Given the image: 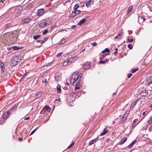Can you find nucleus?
I'll use <instances>...</instances> for the list:
<instances>
[{"instance_id": "62", "label": "nucleus", "mask_w": 152, "mask_h": 152, "mask_svg": "<svg viewBox=\"0 0 152 152\" xmlns=\"http://www.w3.org/2000/svg\"><path fill=\"white\" fill-rule=\"evenodd\" d=\"M108 61V60H107V59H106L105 60V62H107V61Z\"/></svg>"}, {"instance_id": "27", "label": "nucleus", "mask_w": 152, "mask_h": 152, "mask_svg": "<svg viewBox=\"0 0 152 152\" xmlns=\"http://www.w3.org/2000/svg\"><path fill=\"white\" fill-rule=\"evenodd\" d=\"M12 47H13V49L14 50H20V49L22 48L20 47H18L16 46H13Z\"/></svg>"}, {"instance_id": "56", "label": "nucleus", "mask_w": 152, "mask_h": 152, "mask_svg": "<svg viewBox=\"0 0 152 152\" xmlns=\"http://www.w3.org/2000/svg\"><path fill=\"white\" fill-rule=\"evenodd\" d=\"M149 131H152V127H150L149 128Z\"/></svg>"}, {"instance_id": "30", "label": "nucleus", "mask_w": 152, "mask_h": 152, "mask_svg": "<svg viewBox=\"0 0 152 152\" xmlns=\"http://www.w3.org/2000/svg\"><path fill=\"white\" fill-rule=\"evenodd\" d=\"M110 51V50L108 48H106L104 50H103L102 51V53H104L106 52H109Z\"/></svg>"}, {"instance_id": "41", "label": "nucleus", "mask_w": 152, "mask_h": 152, "mask_svg": "<svg viewBox=\"0 0 152 152\" xmlns=\"http://www.w3.org/2000/svg\"><path fill=\"white\" fill-rule=\"evenodd\" d=\"M37 129V128H36L34 130L32 131L31 133H30V136H31V135L33 134L36 131V130Z\"/></svg>"}, {"instance_id": "28", "label": "nucleus", "mask_w": 152, "mask_h": 152, "mask_svg": "<svg viewBox=\"0 0 152 152\" xmlns=\"http://www.w3.org/2000/svg\"><path fill=\"white\" fill-rule=\"evenodd\" d=\"M22 9V7H20L16 8L15 9V11L16 12V11H17V12H20V11H21V10Z\"/></svg>"}, {"instance_id": "9", "label": "nucleus", "mask_w": 152, "mask_h": 152, "mask_svg": "<svg viewBox=\"0 0 152 152\" xmlns=\"http://www.w3.org/2000/svg\"><path fill=\"white\" fill-rule=\"evenodd\" d=\"M30 21L31 20L29 18H27L22 20L21 22V23L23 24H26L29 23Z\"/></svg>"}, {"instance_id": "57", "label": "nucleus", "mask_w": 152, "mask_h": 152, "mask_svg": "<svg viewBox=\"0 0 152 152\" xmlns=\"http://www.w3.org/2000/svg\"><path fill=\"white\" fill-rule=\"evenodd\" d=\"M121 34H118L117 36H118L119 38L120 37V36H121Z\"/></svg>"}, {"instance_id": "54", "label": "nucleus", "mask_w": 152, "mask_h": 152, "mask_svg": "<svg viewBox=\"0 0 152 152\" xmlns=\"http://www.w3.org/2000/svg\"><path fill=\"white\" fill-rule=\"evenodd\" d=\"M30 118L29 117H26L24 118V120H28Z\"/></svg>"}, {"instance_id": "48", "label": "nucleus", "mask_w": 152, "mask_h": 152, "mask_svg": "<svg viewBox=\"0 0 152 152\" xmlns=\"http://www.w3.org/2000/svg\"><path fill=\"white\" fill-rule=\"evenodd\" d=\"M131 44H128L127 46L130 49H132V47L131 46Z\"/></svg>"}, {"instance_id": "59", "label": "nucleus", "mask_w": 152, "mask_h": 152, "mask_svg": "<svg viewBox=\"0 0 152 152\" xmlns=\"http://www.w3.org/2000/svg\"><path fill=\"white\" fill-rule=\"evenodd\" d=\"M18 140L20 141L22 140V138H20L18 139Z\"/></svg>"}, {"instance_id": "19", "label": "nucleus", "mask_w": 152, "mask_h": 152, "mask_svg": "<svg viewBox=\"0 0 152 152\" xmlns=\"http://www.w3.org/2000/svg\"><path fill=\"white\" fill-rule=\"evenodd\" d=\"M107 130L106 129H104L103 132L100 134V136H103L106 133H107Z\"/></svg>"}, {"instance_id": "55", "label": "nucleus", "mask_w": 152, "mask_h": 152, "mask_svg": "<svg viewBox=\"0 0 152 152\" xmlns=\"http://www.w3.org/2000/svg\"><path fill=\"white\" fill-rule=\"evenodd\" d=\"M55 5V4H53L52 5V8L51 9L54 8L55 7H56V6Z\"/></svg>"}, {"instance_id": "16", "label": "nucleus", "mask_w": 152, "mask_h": 152, "mask_svg": "<svg viewBox=\"0 0 152 152\" xmlns=\"http://www.w3.org/2000/svg\"><path fill=\"white\" fill-rule=\"evenodd\" d=\"M127 116V115H124V116H123V117L121 119L120 122L121 123H122L126 119Z\"/></svg>"}, {"instance_id": "34", "label": "nucleus", "mask_w": 152, "mask_h": 152, "mask_svg": "<svg viewBox=\"0 0 152 152\" xmlns=\"http://www.w3.org/2000/svg\"><path fill=\"white\" fill-rule=\"evenodd\" d=\"M65 42V39H62L61 41L59 42V45H61L64 43Z\"/></svg>"}, {"instance_id": "43", "label": "nucleus", "mask_w": 152, "mask_h": 152, "mask_svg": "<svg viewBox=\"0 0 152 152\" xmlns=\"http://www.w3.org/2000/svg\"><path fill=\"white\" fill-rule=\"evenodd\" d=\"M127 40L128 41H129L130 42H131L133 41V39L132 38L130 39L129 38H127Z\"/></svg>"}, {"instance_id": "58", "label": "nucleus", "mask_w": 152, "mask_h": 152, "mask_svg": "<svg viewBox=\"0 0 152 152\" xmlns=\"http://www.w3.org/2000/svg\"><path fill=\"white\" fill-rule=\"evenodd\" d=\"M114 53L115 55H116V54L117 53V51H115L114 52Z\"/></svg>"}, {"instance_id": "20", "label": "nucleus", "mask_w": 152, "mask_h": 152, "mask_svg": "<svg viewBox=\"0 0 152 152\" xmlns=\"http://www.w3.org/2000/svg\"><path fill=\"white\" fill-rule=\"evenodd\" d=\"M133 7L132 6H130L128 8L127 11V14H129V13L131 12L133 10Z\"/></svg>"}, {"instance_id": "52", "label": "nucleus", "mask_w": 152, "mask_h": 152, "mask_svg": "<svg viewBox=\"0 0 152 152\" xmlns=\"http://www.w3.org/2000/svg\"><path fill=\"white\" fill-rule=\"evenodd\" d=\"M92 44L93 46H95L97 45V43L96 42H94L92 43Z\"/></svg>"}, {"instance_id": "31", "label": "nucleus", "mask_w": 152, "mask_h": 152, "mask_svg": "<svg viewBox=\"0 0 152 152\" xmlns=\"http://www.w3.org/2000/svg\"><path fill=\"white\" fill-rule=\"evenodd\" d=\"M108 55V54L105 53L104 54H103L101 56V57H100L99 58V59L101 60L102 59L104 58L106 56H107Z\"/></svg>"}, {"instance_id": "44", "label": "nucleus", "mask_w": 152, "mask_h": 152, "mask_svg": "<svg viewBox=\"0 0 152 152\" xmlns=\"http://www.w3.org/2000/svg\"><path fill=\"white\" fill-rule=\"evenodd\" d=\"M37 42H40L41 44H42L45 42L43 40H38L37 41Z\"/></svg>"}, {"instance_id": "2", "label": "nucleus", "mask_w": 152, "mask_h": 152, "mask_svg": "<svg viewBox=\"0 0 152 152\" xmlns=\"http://www.w3.org/2000/svg\"><path fill=\"white\" fill-rule=\"evenodd\" d=\"M20 61V60L18 56H15L12 59L11 62V66H15L18 64Z\"/></svg>"}, {"instance_id": "38", "label": "nucleus", "mask_w": 152, "mask_h": 152, "mask_svg": "<svg viewBox=\"0 0 152 152\" xmlns=\"http://www.w3.org/2000/svg\"><path fill=\"white\" fill-rule=\"evenodd\" d=\"M74 143L73 141H72V143L70 144V145H69L68 146L67 148L68 149L70 148L72 146L74 145Z\"/></svg>"}, {"instance_id": "23", "label": "nucleus", "mask_w": 152, "mask_h": 152, "mask_svg": "<svg viewBox=\"0 0 152 152\" xmlns=\"http://www.w3.org/2000/svg\"><path fill=\"white\" fill-rule=\"evenodd\" d=\"M86 19L85 18H83V19L81 20L78 23L79 25H82V24L86 22Z\"/></svg>"}, {"instance_id": "45", "label": "nucleus", "mask_w": 152, "mask_h": 152, "mask_svg": "<svg viewBox=\"0 0 152 152\" xmlns=\"http://www.w3.org/2000/svg\"><path fill=\"white\" fill-rule=\"evenodd\" d=\"M62 55V53H58L57 54V57L59 58Z\"/></svg>"}, {"instance_id": "7", "label": "nucleus", "mask_w": 152, "mask_h": 152, "mask_svg": "<svg viewBox=\"0 0 152 152\" xmlns=\"http://www.w3.org/2000/svg\"><path fill=\"white\" fill-rule=\"evenodd\" d=\"M80 12V11L79 10H74L73 11L71 15V16L72 17H74L75 16L79 14Z\"/></svg>"}, {"instance_id": "18", "label": "nucleus", "mask_w": 152, "mask_h": 152, "mask_svg": "<svg viewBox=\"0 0 152 152\" xmlns=\"http://www.w3.org/2000/svg\"><path fill=\"white\" fill-rule=\"evenodd\" d=\"M137 142V140H134L129 145L128 148H130L132 147V146L135 144Z\"/></svg>"}, {"instance_id": "14", "label": "nucleus", "mask_w": 152, "mask_h": 152, "mask_svg": "<svg viewBox=\"0 0 152 152\" xmlns=\"http://www.w3.org/2000/svg\"><path fill=\"white\" fill-rule=\"evenodd\" d=\"M139 21L140 22H143L145 20L144 17L142 16H140L138 17Z\"/></svg>"}, {"instance_id": "51", "label": "nucleus", "mask_w": 152, "mask_h": 152, "mask_svg": "<svg viewBox=\"0 0 152 152\" xmlns=\"http://www.w3.org/2000/svg\"><path fill=\"white\" fill-rule=\"evenodd\" d=\"M47 39H48V38H47L45 37L43 38V41L44 42H45L47 40Z\"/></svg>"}, {"instance_id": "63", "label": "nucleus", "mask_w": 152, "mask_h": 152, "mask_svg": "<svg viewBox=\"0 0 152 152\" xmlns=\"http://www.w3.org/2000/svg\"><path fill=\"white\" fill-rule=\"evenodd\" d=\"M150 107H152V104H151L150 105Z\"/></svg>"}, {"instance_id": "47", "label": "nucleus", "mask_w": 152, "mask_h": 152, "mask_svg": "<svg viewBox=\"0 0 152 152\" xmlns=\"http://www.w3.org/2000/svg\"><path fill=\"white\" fill-rule=\"evenodd\" d=\"M132 75V74L131 73L128 74V75L127 76L128 78H130L131 77V76Z\"/></svg>"}, {"instance_id": "46", "label": "nucleus", "mask_w": 152, "mask_h": 152, "mask_svg": "<svg viewBox=\"0 0 152 152\" xmlns=\"http://www.w3.org/2000/svg\"><path fill=\"white\" fill-rule=\"evenodd\" d=\"M76 25H73L71 27V28L72 29L74 30L76 28Z\"/></svg>"}, {"instance_id": "24", "label": "nucleus", "mask_w": 152, "mask_h": 152, "mask_svg": "<svg viewBox=\"0 0 152 152\" xmlns=\"http://www.w3.org/2000/svg\"><path fill=\"white\" fill-rule=\"evenodd\" d=\"M42 95V92L41 91L38 92L36 95V97L37 98H39Z\"/></svg>"}, {"instance_id": "25", "label": "nucleus", "mask_w": 152, "mask_h": 152, "mask_svg": "<svg viewBox=\"0 0 152 152\" xmlns=\"http://www.w3.org/2000/svg\"><path fill=\"white\" fill-rule=\"evenodd\" d=\"M57 93H59L61 92V86L59 85H58L57 87Z\"/></svg>"}, {"instance_id": "29", "label": "nucleus", "mask_w": 152, "mask_h": 152, "mask_svg": "<svg viewBox=\"0 0 152 152\" xmlns=\"http://www.w3.org/2000/svg\"><path fill=\"white\" fill-rule=\"evenodd\" d=\"M45 108L48 112H50L51 110V108L48 106H45Z\"/></svg>"}, {"instance_id": "40", "label": "nucleus", "mask_w": 152, "mask_h": 152, "mask_svg": "<svg viewBox=\"0 0 152 152\" xmlns=\"http://www.w3.org/2000/svg\"><path fill=\"white\" fill-rule=\"evenodd\" d=\"M48 32V29L45 30L44 31H43L42 32V34L43 35H45L46 34H47Z\"/></svg>"}, {"instance_id": "11", "label": "nucleus", "mask_w": 152, "mask_h": 152, "mask_svg": "<svg viewBox=\"0 0 152 152\" xmlns=\"http://www.w3.org/2000/svg\"><path fill=\"white\" fill-rule=\"evenodd\" d=\"M10 40V39L9 37L8 36H6L3 39V42H4V43L8 42Z\"/></svg>"}, {"instance_id": "53", "label": "nucleus", "mask_w": 152, "mask_h": 152, "mask_svg": "<svg viewBox=\"0 0 152 152\" xmlns=\"http://www.w3.org/2000/svg\"><path fill=\"white\" fill-rule=\"evenodd\" d=\"M42 83L45 82L46 84L47 83V80L46 79L45 80H43L42 81Z\"/></svg>"}, {"instance_id": "32", "label": "nucleus", "mask_w": 152, "mask_h": 152, "mask_svg": "<svg viewBox=\"0 0 152 152\" xmlns=\"http://www.w3.org/2000/svg\"><path fill=\"white\" fill-rule=\"evenodd\" d=\"M79 7L78 4H76L73 7V10H77V8Z\"/></svg>"}, {"instance_id": "37", "label": "nucleus", "mask_w": 152, "mask_h": 152, "mask_svg": "<svg viewBox=\"0 0 152 152\" xmlns=\"http://www.w3.org/2000/svg\"><path fill=\"white\" fill-rule=\"evenodd\" d=\"M147 122L149 124H151L152 122V116L150 117L149 120H148Z\"/></svg>"}, {"instance_id": "33", "label": "nucleus", "mask_w": 152, "mask_h": 152, "mask_svg": "<svg viewBox=\"0 0 152 152\" xmlns=\"http://www.w3.org/2000/svg\"><path fill=\"white\" fill-rule=\"evenodd\" d=\"M69 65L68 63V61L64 62L62 64V66H66L67 65Z\"/></svg>"}, {"instance_id": "39", "label": "nucleus", "mask_w": 152, "mask_h": 152, "mask_svg": "<svg viewBox=\"0 0 152 152\" xmlns=\"http://www.w3.org/2000/svg\"><path fill=\"white\" fill-rule=\"evenodd\" d=\"M151 84L152 85V80H150L147 83V85L148 86H150Z\"/></svg>"}, {"instance_id": "10", "label": "nucleus", "mask_w": 152, "mask_h": 152, "mask_svg": "<svg viewBox=\"0 0 152 152\" xmlns=\"http://www.w3.org/2000/svg\"><path fill=\"white\" fill-rule=\"evenodd\" d=\"M0 68L1 69V71L4 72L5 71V66L3 62L0 61Z\"/></svg>"}, {"instance_id": "8", "label": "nucleus", "mask_w": 152, "mask_h": 152, "mask_svg": "<svg viewBox=\"0 0 152 152\" xmlns=\"http://www.w3.org/2000/svg\"><path fill=\"white\" fill-rule=\"evenodd\" d=\"M44 11V10L43 9H39L37 11V15L38 16H40L43 14Z\"/></svg>"}, {"instance_id": "21", "label": "nucleus", "mask_w": 152, "mask_h": 152, "mask_svg": "<svg viewBox=\"0 0 152 152\" xmlns=\"http://www.w3.org/2000/svg\"><path fill=\"white\" fill-rule=\"evenodd\" d=\"M141 94L142 96H146L148 94V92L146 90H144L142 91Z\"/></svg>"}, {"instance_id": "15", "label": "nucleus", "mask_w": 152, "mask_h": 152, "mask_svg": "<svg viewBox=\"0 0 152 152\" xmlns=\"http://www.w3.org/2000/svg\"><path fill=\"white\" fill-rule=\"evenodd\" d=\"M138 100H136L134 101L131 104V106L130 107V109L131 110L133 109L134 107L136 104L138 102Z\"/></svg>"}, {"instance_id": "6", "label": "nucleus", "mask_w": 152, "mask_h": 152, "mask_svg": "<svg viewBox=\"0 0 152 152\" xmlns=\"http://www.w3.org/2000/svg\"><path fill=\"white\" fill-rule=\"evenodd\" d=\"M78 58V57L77 56H75L74 57L71 58L69 59L68 60V63L69 64H71L72 63L74 62Z\"/></svg>"}, {"instance_id": "3", "label": "nucleus", "mask_w": 152, "mask_h": 152, "mask_svg": "<svg viewBox=\"0 0 152 152\" xmlns=\"http://www.w3.org/2000/svg\"><path fill=\"white\" fill-rule=\"evenodd\" d=\"M50 23V22L49 20L45 21V22H42L39 24V26L40 27H45L49 25Z\"/></svg>"}, {"instance_id": "5", "label": "nucleus", "mask_w": 152, "mask_h": 152, "mask_svg": "<svg viewBox=\"0 0 152 152\" xmlns=\"http://www.w3.org/2000/svg\"><path fill=\"white\" fill-rule=\"evenodd\" d=\"M9 38L10 39V40L11 41H12L13 42H16L17 40V37L16 35L15 34L13 33L12 34L10 35Z\"/></svg>"}, {"instance_id": "49", "label": "nucleus", "mask_w": 152, "mask_h": 152, "mask_svg": "<svg viewBox=\"0 0 152 152\" xmlns=\"http://www.w3.org/2000/svg\"><path fill=\"white\" fill-rule=\"evenodd\" d=\"M15 108H16V106L14 105L10 109V110H15Z\"/></svg>"}, {"instance_id": "36", "label": "nucleus", "mask_w": 152, "mask_h": 152, "mask_svg": "<svg viewBox=\"0 0 152 152\" xmlns=\"http://www.w3.org/2000/svg\"><path fill=\"white\" fill-rule=\"evenodd\" d=\"M138 69L133 68L131 70V72L132 73H134Z\"/></svg>"}, {"instance_id": "17", "label": "nucleus", "mask_w": 152, "mask_h": 152, "mask_svg": "<svg viewBox=\"0 0 152 152\" xmlns=\"http://www.w3.org/2000/svg\"><path fill=\"white\" fill-rule=\"evenodd\" d=\"M98 138L99 137L96 138L95 139L92 140L88 144V145H91L95 143L96 140H98Z\"/></svg>"}, {"instance_id": "35", "label": "nucleus", "mask_w": 152, "mask_h": 152, "mask_svg": "<svg viewBox=\"0 0 152 152\" xmlns=\"http://www.w3.org/2000/svg\"><path fill=\"white\" fill-rule=\"evenodd\" d=\"M40 37L39 35H35L33 36V38L34 39L36 40L39 39Z\"/></svg>"}, {"instance_id": "60", "label": "nucleus", "mask_w": 152, "mask_h": 152, "mask_svg": "<svg viewBox=\"0 0 152 152\" xmlns=\"http://www.w3.org/2000/svg\"><path fill=\"white\" fill-rule=\"evenodd\" d=\"M145 112H144L143 113H142V115H145Z\"/></svg>"}, {"instance_id": "26", "label": "nucleus", "mask_w": 152, "mask_h": 152, "mask_svg": "<svg viewBox=\"0 0 152 152\" xmlns=\"http://www.w3.org/2000/svg\"><path fill=\"white\" fill-rule=\"evenodd\" d=\"M127 140V138L126 137H124L123 138H122L121 142L120 143L121 144H122L124 143L125 141H126Z\"/></svg>"}, {"instance_id": "12", "label": "nucleus", "mask_w": 152, "mask_h": 152, "mask_svg": "<svg viewBox=\"0 0 152 152\" xmlns=\"http://www.w3.org/2000/svg\"><path fill=\"white\" fill-rule=\"evenodd\" d=\"M90 67V65L89 63L86 62L84 64V68L86 69H87L89 68Z\"/></svg>"}, {"instance_id": "42", "label": "nucleus", "mask_w": 152, "mask_h": 152, "mask_svg": "<svg viewBox=\"0 0 152 152\" xmlns=\"http://www.w3.org/2000/svg\"><path fill=\"white\" fill-rule=\"evenodd\" d=\"M58 75H56L55 76V79L56 80L58 81Z\"/></svg>"}, {"instance_id": "22", "label": "nucleus", "mask_w": 152, "mask_h": 152, "mask_svg": "<svg viewBox=\"0 0 152 152\" xmlns=\"http://www.w3.org/2000/svg\"><path fill=\"white\" fill-rule=\"evenodd\" d=\"M137 119H135L133 121L132 123V129H134V127L136 125H135V122L137 121Z\"/></svg>"}, {"instance_id": "61", "label": "nucleus", "mask_w": 152, "mask_h": 152, "mask_svg": "<svg viewBox=\"0 0 152 152\" xmlns=\"http://www.w3.org/2000/svg\"><path fill=\"white\" fill-rule=\"evenodd\" d=\"M117 38H119V37H118V36H117L116 37H115V39H117Z\"/></svg>"}, {"instance_id": "4", "label": "nucleus", "mask_w": 152, "mask_h": 152, "mask_svg": "<svg viewBox=\"0 0 152 152\" xmlns=\"http://www.w3.org/2000/svg\"><path fill=\"white\" fill-rule=\"evenodd\" d=\"M11 111L10 110H9L5 113L2 115V117L4 119H6L9 117V115L11 113Z\"/></svg>"}, {"instance_id": "50", "label": "nucleus", "mask_w": 152, "mask_h": 152, "mask_svg": "<svg viewBox=\"0 0 152 152\" xmlns=\"http://www.w3.org/2000/svg\"><path fill=\"white\" fill-rule=\"evenodd\" d=\"M105 63V61H100V63L101 64H104Z\"/></svg>"}, {"instance_id": "1", "label": "nucleus", "mask_w": 152, "mask_h": 152, "mask_svg": "<svg viewBox=\"0 0 152 152\" xmlns=\"http://www.w3.org/2000/svg\"><path fill=\"white\" fill-rule=\"evenodd\" d=\"M81 77L78 73H74L70 77V82L71 84L75 86V89L79 90L80 87H76V86H79L81 82Z\"/></svg>"}, {"instance_id": "64", "label": "nucleus", "mask_w": 152, "mask_h": 152, "mask_svg": "<svg viewBox=\"0 0 152 152\" xmlns=\"http://www.w3.org/2000/svg\"><path fill=\"white\" fill-rule=\"evenodd\" d=\"M115 50L116 51H117V50H118V48H115Z\"/></svg>"}, {"instance_id": "13", "label": "nucleus", "mask_w": 152, "mask_h": 152, "mask_svg": "<svg viewBox=\"0 0 152 152\" xmlns=\"http://www.w3.org/2000/svg\"><path fill=\"white\" fill-rule=\"evenodd\" d=\"M93 1L92 0H90L87 1L86 4V5L87 7H89L90 6L91 4H93Z\"/></svg>"}]
</instances>
